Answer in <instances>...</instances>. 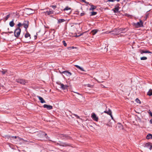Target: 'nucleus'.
Returning <instances> with one entry per match:
<instances>
[{
	"label": "nucleus",
	"mask_w": 152,
	"mask_h": 152,
	"mask_svg": "<svg viewBox=\"0 0 152 152\" xmlns=\"http://www.w3.org/2000/svg\"><path fill=\"white\" fill-rule=\"evenodd\" d=\"M72 48H74V47H72Z\"/></svg>",
	"instance_id": "6e6d98bb"
},
{
	"label": "nucleus",
	"mask_w": 152,
	"mask_h": 152,
	"mask_svg": "<svg viewBox=\"0 0 152 152\" xmlns=\"http://www.w3.org/2000/svg\"><path fill=\"white\" fill-rule=\"evenodd\" d=\"M61 86V88L63 90H67V88L68 86L67 85H64L63 84L60 83V84Z\"/></svg>",
	"instance_id": "6e6552de"
},
{
	"label": "nucleus",
	"mask_w": 152,
	"mask_h": 152,
	"mask_svg": "<svg viewBox=\"0 0 152 152\" xmlns=\"http://www.w3.org/2000/svg\"><path fill=\"white\" fill-rule=\"evenodd\" d=\"M0 72H1L3 75H4L7 72V70L2 69V70H0Z\"/></svg>",
	"instance_id": "a878e982"
},
{
	"label": "nucleus",
	"mask_w": 152,
	"mask_h": 152,
	"mask_svg": "<svg viewBox=\"0 0 152 152\" xmlns=\"http://www.w3.org/2000/svg\"><path fill=\"white\" fill-rule=\"evenodd\" d=\"M111 32V31H109V32L107 33H109Z\"/></svg>",
	"instance_id": "3c124183"
},
{
	"label": "nucleus",
	"mask_w": 152,
	"mask_h": 152,
	"mask_svg": "<svg viewBox=\"0 0 152 152\" xmlns=\"http://www.w3.org/2000/svg\"><path fill=\"white\" fill-rule=\"evenodd\" d=\"M87 86L88 87H91V86L89 84H88L87 85Z\"/></svg>",
	"instance_id": "a19ab883"
},
{
	"label": "nucleus",
	"mask_w": 152,
	"mask_h": 152,
	"mask_svg": "<svg viewBox=\"0 0 152 152\" xmlns=\"http://www.w3.org/2000/svg\"><path fill=\"white\" fill-rule=\"evenodd\" d=\"M108 126H110V127H112V126H110L109 125H107Z\"/></svg>",
	"instance_id": "8fccbe9b"
},
{
	"label": "nucleus",
	"mask_w": 152,
	"mask_h": 152,
	"mask_svg": "<svg viewBox=\"0 0 152 152\" xmlns=\"http://www.w3.org/2000/svg\"><path fill=\"white\" fill-rule=\"evenodd\" d=\"M16 81L19 83L22 84H25L27 83V82L26 81L23 79H18L16 80Z\"/></svg>",
	"instance_id": "20e7f679"
},
{
	"label": "nucleus",
	"mask_w": 152,
	"mask_h": 152,
	"mask_svg": "<svg viewBox=\"0 0 152 152\" xmlns=\"http://www.w3.org/2000/svg\"><path fill=\"white\" fill-rule=\"evenodd\" d=\"M104 113H105L107 114L110 115L112 118H113L112 115V112L111 111V110L110 109H108V110L107 111V110L105 111L104 112Z\"/></svg>",
	"instance_id": "f8f14e48"
},
{
	"label": "nucleus",
	"mask_w": 152,
	"mask_h": 152,
	"mask_svg": "<svg viewBox=\"0 0 152 152\" xmlns=\"http://www.w3.org/2000/svg\"><path fill=\"white\" fill-rule=\"evenodd\" d=\"M30 35L28 33H27L25 34V37L26 38H27L28 37H30V38L31 37H30Z\"/></svg>",
	"instance_id": "bb28decb"
},
{
	"label": "nucleus",
	"mask_w": 152,
	"mask_h": 152,
	"mask_svg": "<svg viewBox=\"0 0 152 152\" xmlns=\"http://www.w3.org/2000/svg\"><path fill=\"white\" fill-rule=\"evenodd\" d=\"M62 73L67 76H70L72 75L71 73L67 71H63L62 72Z\"/></svg>",
	"instance_id": "4468645a"
},
{
	"label": "nucleus",
	"mask_w": 152,
	"mask_h": 152,
	"mask_svg": "<svg viewBox=\"0 0 152 152\" xmlns=\"http://www.w3.org/2000/svg\"><path fill=\"white\" fill-rule=\"evenodd\" d=\"M47 134L43 132H41L38 134L39 136L42 137L45 136Z\"/></svg>",
	"instance_id": "2eb2a0df"
},
{
	"label": "nucleus",
	"mask_w": 152,
	"mask_h": 152,
	"mask_svg": "<svg viewBox=\"0 0 152 152\" xmlns=\"http://www.w3.org/2000/svg\"><path fill=\"white\" fill-rule=\"evenodd\" d=\"M77 36V37H79V36Z\"/></svg>",
	"instance_id": "5fc2aeb1"
},
{
	"label": "nucleus",
	"mask_w": 152,
	"mask_h": 152,
	"mask_svg": "<svg viewBox=\"0 0 152 152\" xmlns=\"http://www.w3.org/2000/svg\"><path fill=\"white\" fill-rule=\"evenodd\" d=\"M75 66L78 69L80 70L81 71H85V70L82 67H80V66L77 65H75Z\"/></svg>",
	"instance_id": "6ab92c4d"
},
{
	"label": "nucleus",
	"mask_w": 152,
	"mask_h": 152,
	"mask_svg": "<svg viewBox=\"0 0 152 152\" xmlns=\"http://www.w3.org/2000/svg\"><path fill=\"white\" fill-rule=\"evenodd\" d=\"M147 139H152V134H148L146 136V137Z\"/></svg>",
	"instance_id": "a211bd4d"
},
{
	"label": "nucleus",
	"mask_w": 152,
	"mask_h": 152,
	"mask_svg": "<svg viewBox=\"0 0 152 152\" xmlns=\"http://www.w3.org/2000/svg\"><path fill=\"white\" fill-rule=\"evenodd\" d=\"M91 16H93L96 15L97 14V12H91Z\"/></svg>",
	"instance_id": "cd10ccee"
},
{
	"label": "nucleus",
	"mask_w": 152,
	"mask_h": 152,
	"mask_svg": "<svg viewBox=\"0 0 152 152\" xmlns=\"http://www.w3.org/2000/svg\"><path fill=\"white\" fill-rule=\"evenodd\" d=\"M37 97L39 98V99L40 100V102L41 103H45L46 102L45 101L42 97L39 96H37Z\"/></svg>",
	"instance_id": "f3484780"
},
{
	"label": "nucleus",
	"mask_w": 152,
	"mask_h": 152,
	"mask_svg": "<svg viewBox=\"0 0 152 152\" xmlns=\"http://www.w3.org/2000/svg\"><path fill=\"white\" fill-rule=\"evenodd\" d=\"M126 16H131L129 15L128 14H126Z\"/></svg>",
	"instance_id": "37998d69"
},
{
	"label": "nucleus",
	"mask_w": 152,
	"mask_h": 152,
	"mask_svg": "<svg viewBox=\"0 0 152 152\" xmlns=\"http://www.w3.org/2000/svg\"><path fill=\"white\" fill-rule=\"evenodd\" d=\"M23 25H22V24H21L20 23H19L17 25V26H18V28H20V27L21 26H23Z\"/></svg>",
	"instance_id": "2f4dec72"
},
{
	"label": "nucleus",
	"mask_w": 152,
	"mask_h": 152,
	"mask_svg": "<svg viewBox=\"0 0 152 152\" xmlns=\"http://www.w3.org/2000/svg\"><path fill=\"white\" fill-rule=\"evenodd\" d=\"M12 138H18V137L17 136H12Z\"/></svg>",
	"instance_id": "79ce46f5"
},
{
	"label": "nucleus",
	"mask_w": 152,
	"mask_h": 152,
	"mask_svg": "<svg viewBox=\"0 0 152 152\" xmlns=\"http://www.w3.org/2000/svg\"><path fill=\"white\" fill-rule=\"evenodd\" d=\"M119 31H118V32H119L120 31H127V29L126 28H120L119 29Z\"/></svg>",
	"instance_id": "393cba45"
},
{
	"label": "nucleus",
	"mask_w": 152,
	"mask_h": 152,
	"mask_svg": "<svg viewBox=\"0 0 152 152\" xmlns=\"http://www.w3.org/2000/svg\"><path fill=\"white\" fill-rule=\"evenodd\" d=\"M41 10V11H42V10Z\"/></svg>",
	"instance_id": "603ef678"
},
{
	"label": "nucleus",
	"mask_w": 152,
	"mask_h": 152,
	"mask_svg": "<svg viewBox=\"0 0 152 152\" xmlns=\"http://www.w3.org/2000/svg\"><path fill=\"white\" fill-rule=\"evenodd\" d=\"M115 35H117V34H115Z\"/></svg>",
	"instance_id": "4d7b16f0"
},
{
	"label": "nucleus",
	"mask_w": 152,
	"mask_h": 152,
	"mask_svg": "<svg viewBox=\"0 0 152 152\" xmlns=\"http://www.w3.org/2000/svg\"><path fill=\"white\" fill-rule=\"evenodd\" d=\"M22 25L24 26V27L26 29L28 27V21H24L22 24Z\"/></svg>",
	"instance_id": "9b49d317"
},
{
	"label": "nucleus",
	"mask_w": 152,
	"mask_h": 152,
	"mask_svg": "<svg viewBox=\"0 0 152 152\" xmlns=\"http://www.w3.org/2000/svg\"><path fill=\"white\" fill-rule=\"evenodd\" d=\"M85 3L86 4H89H89H91V3L89 4V2H86V1H85Z\"/></svg>",
	"instance_id": "ea45409f"
},
{
	"label": "nucleus",
	"mask_w": 152,
	"mask_h": 152,
	"mask_svg": "<svg viewBox=\"0 0 152 152\" xmlns=\"http://www.w3.org/2000/svg\"><path fill=\"white\" fill-rule=\"evenodd\" d=\"M62 43L64 46L66 47V46L67 44L66 43L65 41L63 40L62 41Z\"/></svg>",
	"instance_id": "c756f323"
},
{
	"label": "nucleus",
	"mask_w": 152,
	"mask_h": 152,
	"mask_svg": "<svg viewBox=\"0 0 152 152\" xmlns=\"http://www.w3.org/2000/svg\"><path fill=\"white\" fill-rule=\"evenodd\" d=\"M114 0H109V1H113Z\"/></svg>",
	"instance_id": "a18cd8bd"
},
{
	"label": "nucleus",
	"mask_w": 152,
	"mask_h": 152,
	"mask_svg": "<svg viewBox=\"0 0 152 152\" xmlns=\"http://www.w3.org/2000/svg\"><path fill=\"white\" fill-rule=\"evenodd\" d=\"M21 31V29L19 28H17L14 31V34L15 37H18L20 34Z\"/></svg>",
	"instance_id": "f03ea898"
},
{
	"label": "nucleus",
	"mask_w": 152,
	"mask_h": 152,
	"mask_svg": "<svg viewBox=\"0 0 152 152\" xmlns=\"http://www.w3.org/2000/svg\"><path fill=\"white\" fill-rule=\"evenodd\" d=\"M144 148H149L150 150H151L152 148V144L150 142L146 143L143 145Z\"/></svg>",
	"instance_id": "7ed1b4c3"
},
{
	"label": "nucleus",
	"mask_w": 152,
	"mask_h": 152,
	"mask_svg": "<svg viewBox=\"0 0 152 152\" xmlns=\"http://www.w3.org/2000/svg\"><path fill=\"white\" fill-rule=\"evenodd\" d=\"M147 95L149 96L152 95V89H150L147 93Z\"/></svg>",
	"instance_id": "aec40b11"
},
{
	"label": "nucleus",
	"mask_w": 152,
	"mask_h": 152,
	"mask_svg": "<svg viewBox=\"0 0 152 152\" xmlns=\"http://www.w3.org/2000/svg\"><path fill=\"white\" fill-rule=\"evenodd\" d=\"M85 15V13H81L80 14V15L81 16H82L84 15Z\"/></svg>",
	"instance_id": "4c0bfd02"
},
{
	"label": "nucleus",
	"mask_w": 152,
	"mask_h": 152,
	"mask_svg": "<svg viewBox=\"0 0 152 152\" xmlns=\"http://www.w3.org/2000/svg\"><path fill=\"white\" fill-rule=\"evenodd\" d=\"M58 144L60 146H69L71 145L70 144L63 142H60L58 143Z\"/></svg>",
	"instance_id": "1a4fd4ad"
},
{
	"label": "nucleus",
	"mask_w": 152,
	"mask_h": 152,
	"mask_svg": "<svg viewBox=\"0 0 152 152\" xmlns=\"http://www.w3.org/2000/svg\"><path fill=\"white\" fill-rule=\"evenodd\" d=\"M42 13H45V15L47 14L48 15H50L51 14L54 13V11L50 10V9L49 11H45Z\"/></svg>",
	"instance_id": "0eeeda50"
},
{
	"label": "nucleus",
	"mask_w": 152,
	"mask_h": 152,
	"mask_svg": "<svg viewBox=\"0 0 152 152\" xmlns=\"http://www.w3.org/2000/svg\"><path fill=\"white\" fill-rule=\"evenodd\" d=\"M119 7V4H117L115 6L114 9L113 10L114 13H117L118 11Z\"/></svg>",
	"instance_id": "9d476101"
},
{
	"label": "nucleus",
	"mask_w": 152,
	"mask_h": 152,
	"mask_svg": "<svg viewBox=\"0 0 152 152\" xmlns=\"http://www.w3.org/2000/svg\"><path fill=\"white\" fill-rule=\"evenodd\" d=\"M51 7H52L54 9H55L56 7V5H54V6L53 5V6H51Z\"/></svg>",
	"instance_id": "c9c22d12"
},
{
	"label": "nucleus",
	"mask_w": 152,
	"mask_h": 152,
	"mask_svg": "<svg viewBox=\"0 0 152 152\" xmlns=\"http://www.w3.org/2000/svg\"><path fill=\"white\" fill-rule=\"evenodd\" d=\"M34 37H35V39H36L37 38V37L36 36H35Z\"/></svg>",
	"instance_id": "de8ad7c7"
},
{
	"label": "nucleus",
	"mask_w": 152,
	"mask_h": 152,
	"mask_svg": "<svg viewBox=\"0 0 152 152\" xmlns=\"http://www.w3.org/2000/svg\"><path fill=\"white\" fill-rule=\"evenodd\" d=\"M10 17V14H9L7 15L5 18V20H7L8 18Z\"/></svg>",
	"instance_id": "473e14b6"
},
{
	"label": "nucleus",
	"mask_w": 152,
	"mask_h": 152,
	"mask_svg": "<svg viewBox=\"0 0 152 152\" xmlns=\"http://www.w3.org/2000/svg\"><path fill=\"white\" fill-rule=\"evenodd\" d=\"M91 117L92 119L96 121H98V117L96 116V115L94 113H92L91 115Z\"/></svg>",
	"instance_id": "39448f33"
},
{
	"label": "nucleus",
	"mask_w": 152,
	"mask_h": 152,
	"mask_svg": "<svg viewBox=\"0 0 152 152\" xmlns=\"http://www.w3.org/2000/svg\"><path fill=\"white\" fill-rule=\"evenodd\" d=\"M136 101L138 103H139L140 104L141 103V102L140 100L137 98L136 99Z\"/></svg>",
	"instance_id": "7c9ffc66"
},
{
	"label": "nucleus",
	"mask_w": 152,
	"mask_h": 152,
	"mask_svg": "<svg viewBox=\"0 0 152 152\" xmlns=\"http://www.w3.org/2000/svg\"><path fill=\"white\" fill-rule=\"evenodd\" d=\"M147 59V58L145 57H142L140 58L141 60H146Z\"/></svg>",
	"instance_id": "c85d7f7f"
},
{
	"label": "nucleus",
	"mask_w": 152,
	"mask_h": 152,
	"mask_svg": "<svg viewBox=\"0 0 152 152\" xmlns=\"http://www.w3.org/2000/svg\"><path fill=\"white\" fill-rule=\"evenodd\" d=\"M11 27H13L14 25L15 24L14 23L13 20H12L9 23Z\"/></svg>",
	"instance_id": "412c9836"
},
{
	"label": "nucleus",
	"mask_w": 152,
	"mask_h": 152,
	"mask_svg": "<svg viewBox=\"0 0 152 152\" xmlns=\"http://www.w3.org/2000/svg\"><path fill=\"white\" fill-rule=\"evenodd\" d=\"M89 5L91 6V7L89 9V10L90 11L93 10L96 8V6H94L91 4H89Z\"/></svg>",
	"instance_id": "dca6fc26"
},
{
	"label": "nucleus",
	"mask_w": 152,
	"mask_h": 152,
	"mask_svg": "<svg viewBox=\"0 0 152 152\" xmlns=\"http://www.w3.org/2000/svg\"><path fill=\"white\" fill-rule=\"evenodd\" d=\"M149 114L152 117V113L151 112V111H150L149 112Z\"/></svg>",
	"instance_id": "58836bf2"
},
{
	"label": "nucleus",
	"mask_w": 152,
	"mask_h": 152,
	"mask_svg": "<svg viewBox=\"0 0 152 152\" xmlns=\"http://www.w3.org/2000/svg\"><path fill=\"white\" fill-rule=\"evenodd\" d=\"M133 25L135 28H137L141 27L143 26V22L141 20H140L139 22L133 23Z\"/></svg>",
	"instance_id": "f257e3e1"
},
{
	"label": "nucleus",
	"mask_w": 152,
	"mask_h": 152,
	"mask_svg": "<svg viewBox=\"0 0 152 152\" xmlns=\"http://www.w3.org/2000/svg\"><path fill=\"white\" fill-rule=\"evenodd\" d=\"M43 107L44 108H46L48 110L52 109L53 108V107L50 105H48L46 104H45L43 105Z\"/></svg>",
	"instance_id": "ddd939ff"
},
{
	"label": "nucleus",
	"mask_w": 152,
	"mask_h": 152,
	"mask_svg": "<svg viewBox=\"0 0 152 152\" xmlns=\"http://www.w3.org/2000/svg\"><path fill=\"white\" fill-rule=\"evenodd\" d=\"M18 138L19 140H23V139L21 138L18 137Z\"/></svg>",
	"instance_id": "f704fd0d"
},
{
	"label": "nucleus",
	"mask_w": 152,
	"mask_h": 152,
	"mask_svg": "<svg viewBox=\"0 0 152 152\" xmlns=\"http://www.w3.org/2000/svg\"><path fill=\"white\" fill-rule=\"evenodd\" d=\"M82 0V1L83 2H85V1H85V0Z\"/></svg>",
	"instance_id": "49530a36"
},
{
	"label": "nucleus",
	"mask_w": 152,
	"mask_h": 152,
	"mask_svg": "<svg viewBox=\"0 0 152 152\" xmlns=\"http://www.w3.org/2000/svg\"><path fill=\"white\" fill-rule=\"evenodd\" d=\"M65 12L68 14H69L71 12V8L68 7H66L64 10Z\"/></svg>",
	"instance_id": "423d86ee"
},
{
	"label": "nucleus",
	"mask_w": 152,
	"mask_h": 152,
	"mask_svg": "<svg viewBox=\"0 0 152 152\" xmlns=\"http://www.w3.org/2000/svg\"><path fill=\"white\" fill-rule=\"evenodd\" d=\"M23 140L24 141H25V142H27V140Z\"/></svg>",
	"instance_id": "09e8293b"
},
{
	"label": "nucleus",
	"mask_w": 152,
	"mask_h": 152,
	"mask_svg": "<svg viewBox=\"0 0 152 152\" xmlns=\"http://www.w3.org/2000/svg\"><path fill=\"white\" fill-rule=\"evenodd\" d=\"M97 32V30H94L91 31V33L93 35H95Z\"/></svg>",
	"instance_id": "5701e85b"
},
{
	"label": "nucleus",
	"mask_w": 152,
	"mask_h": 152,
	"mask_svg": "<svg viewBox=\"0 0 152 152\" xmlns=\"http://www.w3.org/2000/svg\"><path fill=\"white\" fill-rule=\"evenodd\" d=\"M144 51L143 50H141L140 51V53L141 54H142L143 53H144Z\"/></svg>",
	"instance_id": "e433bc0d"
},
{
	"label": "nucleus",
	"mask_w": 152,
	"mask_h": 152,
	"mask_svg": "<svg viewBox=\"0 0 152 152\" xmlns=\"http://www.w3.org/2000/svg\"><path fill=\"white\" fill-rule=\"evenodd\" d=\"M75 93L77 94H78V95H81V94H80L79 93H77V92H74Z\"/></svg>",
	"instance_id": "c03bdc74"
},
{
	"label": "nucleus",
	"mask_w": 152,
	"mask_h": 152,
	"mask_svg": "<svg viewBox=\"0 0 152 152\" xmlns=\"http://www.w3.org/2000/svg\"><path fill=\"white\" fill-rule=\"evenodd\" d=\"M116 30V29H115V30L114 31H115Z\"/></svg>",
	"instance_id": "864d4df0"
},
{
	"label": "nucleus",
	"mask_w": 152,
	"mask_h": 152,
	"mask_svg": "<svg viewBox=\"0 0 152 152\" xmlns=\"http://www.w3.org/2000/svg\"><path fill=\"white\" fill-rule=\"evenodd\" d=\"M65 20L64 19H59L58 20V23H60L62 22H64Z\"/></svg>",
	"instance_id": "b1692460"
},
{
	"label": "nucleus",
	"mask_w": 152,
	"mask_h": 152,
	"mask_svg": "<svg viewBox=\"0 0 152 152\" xmlns=\"http://www.w3.org/2000/svg\"><path fill=\"white\" fill-rule=\"evenodd\" d=\"M60 137L61 138H62L63 139H64L65 137H65V138H68V137H67V136L66 135H64V134H60Z\"/></svg>",
	"instance_id": "4be33fe9"
},
{
	"label": "nucleus",
	"mask_w": 152,
	"mask_h": 152,
	"mask_svg": "<svg viewBox=\"0 0 152 152\" xmlns=\"http://www.w3.org/2000/svg\"><path fill=\"white\" fill-rule=\"evenodd\" d=\"M144 53H152V52H150L149 51H148V50H145L144 51Z\"/></svg>",
	"instance_id": "72a5a7b5"
}]
</instances>
